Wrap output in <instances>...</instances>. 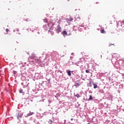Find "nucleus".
<instances>
[{"mask_svg":"<svg viewBox=\"0 0 124 124\" xmlns=\"http://www.w3.org/2000/svg\"><path fill=\"white\" fill-rule=\"evenodd\" d=\"M48 123H49V124H53V121L50 120V121H49L48 122Z\"/></svg>","mask_w":124,"mask_h":124,"instance_id":"obj_9","label":"nucleus"},{"mask_svg":"<svg viewBox=\"0 0 124 124\" xmlns=\"http://www.w3.org/2000/svg\"><path fill=\"white\" fill-rule=\"evenodd\" d=\"M85 72L86 73H90V71H89V70H86Z\"/></svg>","mask_w":124,"mask_h":124,"instance_id":"obj_11","label":"nucleus"},{"mask_svg":"<svg viewBox=\"0 0 124 124\" xmlns=\"http://www.w3.org/2000/svg\"><path fill=\"white\" fill-rule=\"evenodd\" d=\"M92 99H93V97L92 96V95H90L89 100H92Z\"/></svg>","mask_w":124,"mask_h":124,"instance_id":"obj_7","label":"nucleus"},{"mask_svg":"<svg viewBox=\"0 0 124 124\" xmlns=\"http://www.w3.org/2000/svg\"><path fill=\"white\" fill-rule=\"evenodd\" d=\"M76 96H77V97H80V95H79V94H78L76 95Z\"/></svg>","mask_w":124,"mask_h":124,"instance_id":"obj_12","label":"nucleus"},{"mask_svg":"<svg viewBox=\"0 0 124 124\" xmlns=\"http://www.w3.org/2000/svg\"><path fill=\"white\" fill-rule=\"evenodd\" d=\"M37 62H38V63H41V61H39L38 60H37Z\"/></svg>","mask_w":124,"mask_h":124,"instance_id":"obj_10","label":"nucleus"},{"mask_svg":"<svg viewBox=\"0 0 124 124\" xmlns=\"http://www.w3.org/2000/svg\"><path fill=\"white\" fill-rule=\"evenodd\" d=\"M73 20V18H71L69 20L70 22H72V20Z\"/></svg>","mask_w":124,"mask_h":124,"instance_id":"obj_14","label":"nucleus"},{"mask_svg":"<svg viewBox=\"0 0 124 124\" xmlns=\"http://www.w3.org/2000/svg\"><path fill=\"white\" fill-rule=\"evenodd\" d=\"M17 119H18V120H19V117H17Z\"/></svg>","mask_w":124,"mask_h":124,"instance_id":"obj_19","label":"nucleus"},{"mask_svg":"<svg viewBox=\"0 0 124 124\" xmlns=\"http://www.w3.org/2000/svg\"><path fill=\"white\" fill-rule=\"evenodd\" d=\"M56 31L57 32H58V33L62 31V27H61V26L60 25L57 26V29H56Z\"/></svg>","mask_w":124,"mask_h":124,"instance_id":"obj_1","label":"nucleus"},{"mask_svg":"<svg viewBox=\"0 0 124 124\" xmlns=\"http://www.w3.org/2000/svg\"><path fill=\"white\" fill-rule=\"evenodd\" d=\"M62 34H63V35H67V32H66V31H64L62 32Z\"/></svg>","mask_w":124,"mask_h":124,"instance_id":"obj_2","label":"nucleus"},{"mask_svg":"<svg viewBox=\"0 0 124 124\" xmlns=\"http://www.w3.org/2000/svg\"><path fill=\"white\" fill-rule=\"evenodd\" d=\"M50 25H51V24L49 23V24H48V26H50Z\"/></svg>","mask_w":124,"mask_h":124,"instance_id":"obj_18","label":"nucleus"},{"mask_svg":"<svg viewBox=\"0 0 124 124\" xmlns=\"http://www.w3.org/2000/svg\"><path fill=\"white\" fill-rule=\"evenodd\" d=\"M87 124H90V123H88Z\"/></svg>","mask_w":124,"mask_h":124,"instance_id":"obj_20","label":"nucleus"},{"mask_svg":"<svg viewBox=\"0 0 124 124\" xmlns=\"http://www.w3.org/2000/svg\"><path fill=\"white\" fill-rule=\"evenodd\" d=\"M31 59H33V58H34V56H31Z\"/></svg>","mask_w":124,"mask_h":124,"instance_id":"obj_15","label":"nucleus"},{"mask_svg":"<svg viewBox=\"0 0 124 124\" xmlns=\"http://www.w3.org/2000/svg\"><path fill=\"white\" fill-rule=\"evenodd\" d=\"M6 32H8V31H9V30L8 29H6Z\"/></svg>","mask_w":124,"mask_h":124,"instance_id":"obj_13","label":"nucleus"},{"mask_svg":"<svg viewBox=\"0 0 124 124\" xmlns=\"http://www.w3.org/2000/svg\"><path fill=\"white\" fill-rule=\"evenodd\" d=\"M19 93H23V89L20 90Z\"/></svg>","mask_w":124,"mask_h":124,"instance_id":"obj_8","label":"nucleus"},{"mask_svg":"<svg viewBox=\"0 0 124 124\" xmlns=\"http://www.w3.org/2000/svg\"><path fill=\"white\" fill-rule=\"evenodd\" d=\"M111 45H114V44H111Z\"/></svg>","mask_w":124,"mask_h":124,"instance_id":"obj_21","label":"nucleus"},{"mask_svg":"<svg viewBox=\"0 0 124 124\" xmlns=\"http://www.w3.org/2000/svg\"><path fill=\"white\" fill-rule=\"evenodd\" d=\"M31 115H33V112H31L30 111V113L27 114L28 117H30V116H31Z\"/></svg>","mask_w":124,"mask_h":124,"instance_id":"obj_4","label":"nucleus"},{"mask_svg":"<svg viewBox=\"0 0 124 124\" xmlns=\"http://www.w3.org/2000/svg\"><path fill=\"white\" fill-rule=\"evenodd\" d=\"M71 121H73V118H71Z\"/></svg>","mask_w":124,"mask_h":124,"instance_id":"obj_16","label":"nucleus"},{"mask_svg":"<svg viewBox=\"0 0 124 124\" xmlns=\"http://www.w3.org/2000/svg\"><path fill=\"white\" fill-rule=\"evenodd\" d=\"M122 23L124 24V20L122 21Z\"/></svg>","mask_w":124,"mask_h":124,"instance_id":"obj_17","label":"nucleus"},{"mask_svg":"<svg viewBox=\"0 0 124 124\" xmlns=\"http://www.w3.org/2000/svg\"><path fill=\"white\" fill-rule=\"evenodd\" d=\"M67 73H68V76H71V71H67Z\"/></svg>","mask_w":124,"mask_h":124,"instance_id":"obj_5","label":"nucleus"},{"mask_svg":"<svg viewBox=\"0 0 124 124\" xmlns=\"http://www.w3.org/2000/svg\"><path fill=\"white\" fill-rule=\"evenodd\" d=\"M100 32L101 33H104V34L106 33V31H105V30H104V29L101 30L100 31Z\"/></svg>","mask_w":124,"mask_h":124,"instance_id":"obj_3","label":"nucleus"},{"mask_svg":"<svg viewBox=\"0 0 124 124\" xmlns=\"http://www.w3.org/2000/svg\"><path fill=\"white\" fill-rule=\"evenodd\" d=\"M93 89H96V88H97V85H96L95 83H93Z\"/></svg>","mask_w":124,"mask_h":124,"instance_id":"obj_6","label":"nucleus"}]
</instances>
